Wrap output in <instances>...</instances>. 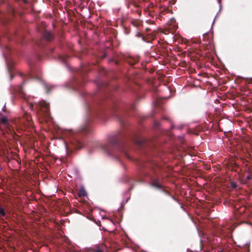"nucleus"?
Listing matches in <instances>:
<instances>
[{"label": "nucleus", "mask_w": 252, "mask_h": 252, "mask_svg": "<svg viewBox=\"0 0 252 252\" xmlns=\"http://www.w3.org/2000/svg\"><path fill=\"white\" fill-rule=\"evenodd\" d=\"M20 97L24 99L32 110H33L34 107L37 110V114L43 117L44 120H47L50 116L49 105L44 101L39 102H35L32 101L33 97L28 96L26 94L21 91L19 93Z\"/></svg>", "instance_id": "obj_1"}, {"label": "nucleus", "mask_w": 252, "mask_h": 252, "mask_svg": "<svg viewBox=\"0 0 252 252\" xmlns=\"http://www.w3.org/2000/svg\"><path fill=\"white\" fill-rule=\"evenodd\" d=\"M126 144L121 141L120 138L117 135L110 137L108 143L103 146V148L110 155L112 154L116 150L120 151L128 158L126 152Z\"/></svg>", "instance_id": "obj_2"}, {"label": "nucleus", "mask_w": 252, "mask_h": 252, "mask_svg": "<svg viewBox=\"0 0 252 252\" xmlns=\"http://www.w3.org/2000/svg\"><path fill=\"white\" fill-rule=\"evenodd\" d=\"M21 128L24 130L27 127H32L33 122L31 116L27 112H24L22 117L19 118L16 121Z\"/></svg>", "instance_id": "obj_3"}, {"label": "nucleus", "mask_w": 252, "mask_h": 252, "mask_svg": "<svg viewBox=\"0 0 252 252\" xmlns=\"http://www.w3.org/2000/svg\"><path fill=\"white\" fill-rule=\"evenodd\" d=\"M157 33V32L156 31H153L151 33H147L145 35V37H143V40L147 43H151L152 41L156 38Z\"/></svg>", "instance_id": "obj_4"}, {"label": "nucleus", "mask_w": 252, "mask_h": 252, "mask_svg": "<svg viewBox=\"0 0 252 252\" xmlns=\"http://www.w3.org/2000/svg\"><path fill=\"white\" fill-rule=\"evenodd\" d=\"M151 180L152 182V186L158 189H161L162 188V186L160 184L158 178L156 177H152L151 178Z\"/></svg>", "instance_id": "obj_5"}, {"label": "nucleus", "mask_w": 252, "mask_h": 252, "mask_svg": "<svg viewBox=\"0 0 252 252\" xmlns=\"http://www.w3.org/2000/svg\"><path fill=\"white\" fill-rule=\"evenodd\" d=\"M72 144L75 149H79L83 147V144L82 142L76 138H74L70 141Z\"/></svg>", "instance_id": "obj_6"}, {"label": "nucleus", "mask_w": 252, "mask_h": 252, "mask_svg": "<svg viewBox=\"0 0 252 252\" xmlns=\"http://www.w3.org/2000/svg\"><path fill=\"white\" fill-rule=\"evenodd\" d=\"M126 62L129 63L131 65H133L136 63L138 61V59L137 58H133L132 57H128L126 59Z\"/></svg>", "instance_id": "obj_7"}, {"label": "nucleus", "mask_w": 252, "mask_h": 252, "mask_svg": "<svg viewBox=\"0 0 252 252\" xmlns=\"http://www.w3.org/2000/svg\"><path fill=\"white\" fill-rule=\"evenodd\" d=\"M42 84L47 94H49L55 88L54 86L48 84L44 82H42Z\"/></svg>", "instance_id": "obj_8"}, {"label": "nucleus", "mask_w": 252, "mask_h": 252, "mask_svg": "<svg viewBox=\"0 0 252 252\" xmlns=\"http://www.w3.org/2000/svg\"><path fill=\"white\" fill-rule=\"evenodd\" d=\"M80 131L84 133H89L91 131V129L88 124H85L80 127Z\"/></svg>", "instance_id": "obj_9"}, {"label": "nucleus", "mask_w": 252, "mask_h": 252, "mask_svg": "<svg viewBox=\"0 0 252 252\" xmlns=\"http://www.w3.org/2000/svg\"><path fill=\"white\" fill-rule=\"evenodd\" d=\"M146 166L151 170H153L154 172H156L155 171V168L158 167L157 164L155 161H151L150 163H148Z\"/></svg>", "instance_id": "obj_10"}, {"label": "nucleus", "mask_w": 252, "mask_h": 252, "mask_svg": "<svg viewBox=\"0 0 252 252\" xmlns=\"http://www.w3.org/2000/svg\"><path fill=\"white\" fill-rule=\"evenodd\" d=\"M131 24L135 27H138L142 25V21L141 20L136 19L131 21Z\"/></svg>", "instance_id": "obj_11"}, {"label": "nucleus", "mask_w": 252, "mask_h": 252, "mask_svg": "<svg viewBox=\"0 0 252 252\" xmlns=\"http://www.w3.org/2000/svg\"><path fill=\"white\" fill-rule=\"evenodd\" d=\"M87 195V193L83 188H81L78 192V196L80 197L86 196Z\"/></svg>", "instance_id": "obj_12"}, {"label": "nucleus", "mask_w": 252, "mask_h": 252, "mask_svg": "<svg viewBox=\"0 0 252 252\" xmlns=\"http://www.w3.org/2000/svg\"><path fill=\"white\" fill-rule=\"evenodd\" d=\"M44 38L48 41L51 40L53 38L52 34L48 32H45L43 34Z\"/></svg>", "instance_id": "obj_13"}, {"label": "nucleus", "mask_w": 252, "mask_h": 252, "mask_svg": "<svg viewBox=\"0 0 252 252\" xmlns=\"http://www.w3.org/2000/svg\"><path fill=\"white\" fill-rule=\"evenodd\" d=\"M0 122L1 123H2V124H3L5 126H6L8 124V119L6 117H2L0 119Z\"/></svg>", "instance_id": "obj_14"}, {"label": "nucleus", "mask_w": 252, "mask_h": 252, "mask_svg": "<svg viewBox=\"0 0 252 252\" xmlns=\"http://www.w3.org/2000/svg\"><path fill=\"white\" fill-rule=\"evenodd\" d=\"M0 216L3 217L6 216L5 210L1 207H0Z\"/></svg>", "instance_id": "obj_15"}, {"label": "nucleus", "mask_w": 252, "mask_h": 252, "mask_svg": "<svg viewBox=\"0 0 252 252\" xmlns=\"http://www.w3.org/2000/svg\"><path fill=\"white\" fill-rule=\"evenodd\" d=\"M136 36L138 37L142 38V39H143V37H145V35H143V34H142L141 33H140L139 32H137Z\"/></svg>", "instance_id": "obj_16"}, {"label": "nucleus", "mask_w": 252, "mask_h": 252, "mask_svg": "<svg viewBox=\"0 0 252 252\" xmlns=\"http://www.w3.org/2000/svg\"><path fill=\"white\" fill-rule=\"evenodd\" d=\"M231 187L233 189H236L237 188V184L236 183H234V182L231 183Z\"/></svg>", "instance_id": "obj_17"}, {"label": "nucleus", "mask_w": 252, "mask_h": 252, "mask_svg": "<svg viewBox=\"0 0 252 252\" xmlns=\"http://www.w3.org/2000/svg\"><path fill=\"white\" fill-rule=\"evenodd\" d=\"M135 142L138 145H139L140 146L142 145L143 144V142L141 140H137V141H135Z\"/></svg>", "instance_id": "obj_18"}, {"label": "nucleus", "mask_w": 252, "mask_h": 252, "mask_svg": "<svg viewBox=\"0 0 252 252\" xmlns=\"http://www.w3.org/2000/svg\"><path fill=\"white\" fill-rule=\"evenodd\" d=\"M115 115H116V117H117V118L119 119V120L120 122H121L122 120H121V118L120 114H115Z\"/></svg>", "instance_id": "obj_19"}, {"label": "nucleus", "mask_w": 252, "mask_h": 252, "mask_svg": "<svg viewBox=\"0 0 252 252\" xmlns=\"http://www.w3.org/2000/svg\"><path fill=\"white\" fill-rule=\"evenodd\" d=\"M251 179V176L250 174L248 175L246 177V181H249Z\"/></svg>", "instance_id": "obj_20"}, {"label": "nucleus", "mask_w": 252, "mask_h": 252, "mask_svg": "<svg viewBox=\"0 0 252 252\" xmlns=\"http://www.w3.org/2000/svg\"><path fill=\"white\" fill-rule=\"evenodd\" d=\"M93 252H103L102 250L100 249H97L96 250H94L93 251Z\"/></svg>", "instance_id": "obj_21"}, {"label": "nucleus", "mask_w": 252, "mask_h": 252, "mask_svg": "<svg viewBox=\"0 0 252 252\" xmlns=\"http://www.w3.org/2000/svg\"><path fill=\"white\" fill-rule=\"evenodd\" d=\"M154 7V4L153 3H151L150 5H149L148 7H147V9H149L151 7Z\"/></svg>", "instance_id": "obj_22"}, {"label": "nucleus", "mask_w": 252, "mask_h": 252, "mask_svg": "<svg viewBox=\"0 0 252 252\" xmlns=\"http://www.w3.org/2000/svg\"><path fill=\"white\" fill-rule=\"evenodd\" d=\"M239 167V165H238L237 163H234L233 164V167Z\"/></svg>", "instance_id": "obj_23"}, {"label": "nucleus", "mask_w": 252, "mask_h": 252, "mask_svg": "<svg viewBox=\"0 0 252 252\" xmlns=\"http://www.w3.org/2000/svg\"><path fill=\"white\" fill-rule=\"evenodd\" d=\"M220 231H221V232L222 233H223V234H224V233H226V232L224 231V230H223V228H221Z\"/></svg>", "instance_id": "obj_24"}, {"label": "nucleus", "mask_w": 252, "mask_h": 252, "mask_svg": "<svg viewBox=\"0 0 252 252\" xmlns=\"http://www.w3.org/2000/svg\"><path fill=\"white\" fill-rule=\"evenodd\" d=\"M150 30H151V29L150 28H147L146 29V31L147 32L150 31Z\"/></svg>", "instance_id": "obj_25"}, {"label": "nucleus", "mask_w": 252, "mask_h": 252, "mask_svg": "<svg viewBox=\"0 0 252 252\" xmlns=\"http://www.w3.org/2000/svg\"><path fill=\"white\" fill-rule=\"evenodd\" d=\"M134 106L133 105H131V109H134Z\"/></svg>", "instance_id": "obj_26"}, {"label": "nucleus", "mask_w": 252, "mask_h": 252, "mask_svg": "<svg viewBox=\"0 0 252 252\" xmlns=\"http://www.w3.org/2000/svg\"><path fill=\"white\" fill-rule=\"evenodd\" d=\"M6 49H7L8 51L10 50V49L8 47H6Z\"/></svg>", "instance_id": "obj_27"}, {"label": "nucleus", "mask_w": 252, "mask_h": 252, "mask_svg": "<svg viewBox=\"0 0 252 252\" xmlns=\"http://www.w3.org/2000/svg\"><path fill=\"white\" fill-rule=\"evenodd\" d=\"M24 2H25V3H27V0H23Z\"/></svg>", "instance_id": "obj_28"}, {"label": "nucleus", "mask_w": 252, "mask_h": 252, "mask_svg": "<svg viewBox=\"0 0 252 252\" xmlns=\"http://www.w3.org/2000/svg\"><path fill=\"white\" fill-rule=\"evenodd\" d=\"M12 79V76L11 75V79Z\"/></svg>", "instance_id": "obj_29"}]
</instances>
